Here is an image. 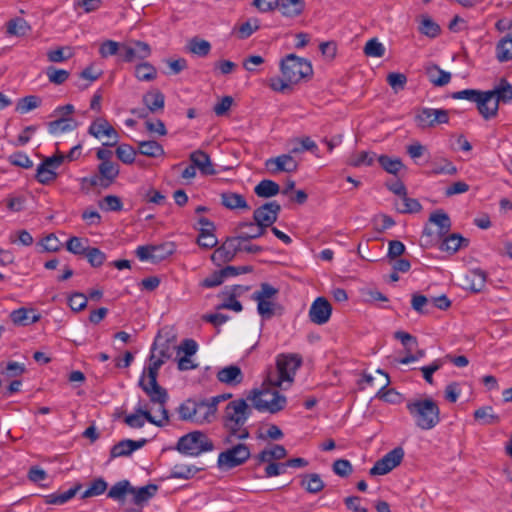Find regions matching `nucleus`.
<instances>
[{
  "label": "nucleus",
  "mask_w": 512,
  "mask_h": 512,
  "mask_svg": "<svg viewBox=\"0 0 512 512\" xmlns=\"http://www.w3.org/2000/svg\"><path fill=\"white\" fill-rule=\"evenodd\" d=\"M428 222L437 226V236L439 239L446 236L451 230V219L442 209L432 212L429 216Z\"/></svg>",
  "instance_id": "bb28decb"
},
{
  "label": "nucleus",
  "mask_w": 512,
  "mask_h": 512,
  "mask_svg": "<svg viewBox=\"0 0 512 512\" xmlns=\"http://www.w3.org/2000/svg\"><path fill=\"white\" fill-rule=\"evenodd\" d=\"M41 105V99L38 96L35 95H28L21 99H19L16 111L25 114L28 113L31 110H34L38 108Z\"/></svg>",
  "instance_id": "4d7b16f0"
},
{
  "label": "nucleus",
  "mask_w": 512,
  "mask_h": 512,
  "mask_svg": "<svg viewBox=\"0 0 512 512\" xmlns=\"http://www.w3.org/2000/svg\"><path fill=\"white\" fill-rule=\"evenodd\" d=\"M98 172L102 176L101 178L111 186L115 179L118 177L120 169L118 164L112 161L101 162L98 165Z\"/></svg>",
  "instance_id": "79ce46f5"
},
{
  "label": "nucleus",
  "mask_w": 512,
  "mask_h": 512,
  "mask_svg": "<svg viewBox=\"0 0 512 512\" xmlns=\"http://www.w3.org/2000/svg\"><path fill=\"white\" fill-rule=\"evenodd\" d=\"M236 230L239 232L237 236L239 240L248 241L257 239L266 234L267 229L256 221H243L238 223Z\"/></svg>",
  "instance_id": "412c9836"
},
{
  "label": "nucleus",
  "mask_w": 512,
  "mask_h": 512,
  "mask_svg": "<svg viewBox=\"0 0 512 512\" xmlns=\"http://www.w3.org/2000/svg\"><path fill=\"white\" fill-rule=\"evenodd\" d=\"M133 45L123 43L121 57L124 62L131 63L135 60H144L151 55V48L143 41H133Z\"/></svg>",
  "instance_id": "6ab92c4d"
},
{
  "label": "nucleus",
  "mask_w": 512,
  "mask_h": 512,
  "mask_svg": "<svg viewBox=\"0 0 512 512\" xmlns=\"http://www.w3.org/2000/svg\"><path fill=\"white\" fill-rule=\"evenodd\" d=\"M376 158V153L372 151H360L351 154L347 159V164L355 168L362 166H372Z\"/></svg>",
  "instance_id": "f704fd0d"
},
{
  "label": "nucleus",
  "mask_w": 512,
  "mask_h": 512,
  "mask_svg": "<svg viewBox=\"0 0 512 512\" xmlns=\"http://www.w3.org/2000/svg\"><path fill=\"white\" fill-rule=\"evenodd\" d=\"M287 456V450L283 445L275 444L271 448H266L256 455L258 464L272 462V460H281Z\"/></svg>",
  "instance_id": "7c9ffc66"
},
{
  "label": "nucleus",
  "mask_w": 512,
  "mask_h": 512,
  "mask_svg": "<svg viewBox=\"0 0 512 512\" xmlns=\"http://www.w3.org/2000/svg\"><path fill=\"white\" fill-rule=\"evenodd\" d=\"M82 488L80 483L74 485L64 492H54L44 496V502L50 505H63L75 497L77 492Z\"/></svg>",
  "instance_id": "c756f323"
},
{
  "label": "nucleus",
  "mask_w": 512,
  "mask_h": 512,
  "mask_svg": "<svg viewBox=\"0 0 512 512\" xmlns=\"http://www.w3.org/2000/svg\"><path fill=\"white\" fill-rule=\"evenodd\" d=\"M280 192V186L273 180L264 179L260 181L254 188V193L258 197L270 198Z\"/></svg>",
  "instance_id": "ea45409f"
},
{
  "label": "nucleus",
  "mask_w": 512,
  "mask_h": 512,
  "mask_svg": "<svg viewBox=\"0 0 512 512\" xmlns=\"http://www.w3.org/2000/svg\"><path fill=\"white\" fill-rule=\"evenodd\" d=\"M158 486L156 484H148L146 486L135 488L132 486L131 494L133 495V503L142 505L156 495Z\"/></svg>",
  "instance_id": "473e14b6"
},
{
  "label": "nucleus",
  "mask_w": 512,
  "mask_h": 512,
  "mask_svg": "<svg viewBox=\"0 0 512 512\" xmlns=\"http://www.w3.org/2000/svg\"><path fill=\"white\" fill-rule=\"evenodd\" d=\"M189 160L193 163L196 169L199 170L201 175L208 176L215 175L217 173L210 156L202 150H196L190 153Z\"/></svg>",
  "instance_id": "5701e85b"
},
{
  "label": "nucleus",
  "mask_w": 512,
  "mask_h": 512,
  "mask_svg": "<svg viewBox=\"0 0 512 512\" xmlns=\"http://www.w3.org/2000/svg\"><path fill=\"white\" fill-rule=\"evenodd\" d=\"M31 30L28 22L20 17L7 22V33L14 36H25Z\"/></svg>",
  "instance_id": "8fccbe9b"
},
{
  "label": "nucleus",
  "mask_w": 512,
  "mask_h": 512,
  "mask_svg": "<svg viewBox=\"0 0 512 512\" xmlns=\"http://www.w3.org/2000/svg\"><path fill=\"white\" fill-rule=\"evenodd\" d=\"M281 72L283 77L290 83H298L313 73L311 63L295 54L287 55L281 61Z\"/></svg>",
  "instance_id": "6e6552de"
},
{
  "label": "nucleus",
  "mask_w": 512,
  "mask_h": 512,
  "mask_svg": "<svg viewBox=\"0 0 512 512\" xmlns=\"http://www.w3.org/2000/svg\"><path fill=\"white\" fill-rule=\"evenodd\" d=\"M487 274L480 268L471 269L465 276L466 288L472 292H480L486 285Z\"/></svg>",
  "instance_id": "cd10ccee"
},
{
  "label": "nucleus",
  "mask_w": 512,
  "mask_h": 512,
  "mask_svg": "<svg viewBox=\"0 0 512 512\" xmlns=\"http://www.w3.org/2000/svg\"><path fill=\"white\" fill-rule=\"evenodd\" d=\"M257 302V312L264 319H271L275 314L276 304L271 300L254 299Z\"/></svg>",
  "instance_id": "338daca9"
},
{
  "label": "nucleus",
  "mask_w": 512,
  "mask_h": 512,
  "mask_svg": "<svg viewBox=\"0 0 512 512\" xmlns=\"http://www.w3.org/2000/svg\"><path fill=\"white\" fill-rule=\"evenodd\" d=\"M251 414L252 408L243 398L232 400L226 405L223 415V426L228 432L226 442H230V437L238 440H246L250 437L245 424Z\"/></svg>",
  "instance_id": "f03ea898"
},
{
  "label": "nucleus",
  "mask_w": 512,
  "mask_h": 512,
  "mask_svg": "<svg viewBox=\"0 0 512 512\" xmlns=\"http://www.w3.org/2000/svg\"><path fill=\"white\" fill-rule=\"evenodd\" d=\"M496 58L501 63L512 59V33L508 34L497 43Z\"/></svg>",
  "instance_id": "37998d69"
},
{
  "label": "nucleus",
  "mask_w": 512,
  "mask_h": 512,
  "mask_svg": "<svg viewBox=\"0 0 512 512\" xmlns=\"http://www.w3.org/2000/svg\"><path fill=\"white\" fill-rule=\"evenodd\" d=\"M474 418L476 420H482L483 424L486 425L500 422V416L493 413V408L491 406H484L475 410Z\"/></svg>",
  "instance_id": "13d9d810"
},
{
  "label": "nucleus",
  "mask_w": 512,
  "mask_h": 512,
  "mask_svg": "<svg viewBox=\"0 0 512 512\" xmlns=\"http://www.w3.org/2000/svg\"><path fill=\"white\" fill-rule=\"evenodd\" d=\"M427 75L430 82L438 87L447 85L451 80V74L442 70L439 66L433 65L427 68Z\"/></svg>",
  "instance_id": "a19ab883"
},
{
  "label": "nucleus",
  "mask_w": 512,
  "mask_h": 512,
  "mask_svg": "<svg viewBox=\"0 0 512 512\" xmlns=\"http://www.w3.org/2000/svg\"><path fill=\"white\" fill-rule=\"evenodd\" d=\"M457 173L456 166L449 160L443 159L439 163H434L429 175L435 176L440 174L455 175Z\"/></svg>",
  "instance_id": "680f3d73"
},
{
  "label": "nucleus",
  "mask_w": 512,
  "mask_h": 512,
  "mask_svg": "<svg viewBox=\"0 0 512 512\" xmlns=\"http://www.w3.org/2000/svg\"><path fill=\"white\" fill-rule=\"evenodd\" d=\"M99 206L101 209L105 211H114L118 212L123 209V203L120 197L116 195H107L102 201L99 202Z\"/></svg>",
  "instance_id": "69168bd1"
},
{
  "label": "nucleus",
  "mask_w": 512,
  "mask_h": 512,
  "mask_svg": "<svg viewBox=\"0 0 512 512\" xmlns=\"http://www.w3.org/2000/svg\"><path fill=\"white\" fill-rule=\"evenodd\" d=\"M11 321L15 325L27 326L38 322L41 318L40 314H36L33 309L19 308L10 313Z\"/></svg>",
  "instance_id": "c85d7f7f"
},
{
  "label": "nucleus",
  "mask_w": 512,
  "mask_h": 512,
  "mask_svg": "<svg viewBox=\"0 0 512 512\" xmlns=\"http://www.w3.org/2000/svg\"><path fill=\"white\" fill-rule=\"evenodd\" d=\"M138 152L151 158L162 157L165 154L163 146L155 140L140 141L138 143Z\"/></svg>",
  "instance_id": "e433bc0d"
},
{
  "label": "nucleus",
  "mask_w": 512,
  "mask_h": 512,
  "mask_svg": "<svg viewBox=\"0 0 512 512\" xmlns=\"http://www.w3.org/2000/svg\"><path fill=\"white\" fill-rule=\"evenodd\" d=\"M214 449L212 440L202 431H192L179 438L176 450L185 456L197 457Z\"/></svg>",
  "instance_id": "423d86ee"
},
{
  "label": "nucleus",
  "mask_w": 512,
  "mask_h": 512,
  "mask_svg": "<svg viewBox=\"0 0 512 512\" xmlns=\"http://www.w3.org/2000/svg\"><path fill=\"white\" fill-rule=\"evenodd\" d=\"M251 457L250 448L244 443H238L219 453L217 466L228 471L245 464Z\"/></svg>",
  "instance_id": "1a4fd4ad"
},
{
  "label": "nucleus",
  "mask_w": 512,
  "mask_h": 512,
  "mask_svg": "<svg viewBox=\"0 0 512 512\" xmlns=\"http://www.w3.org/2000/svg\"><path fill=\"white\" fill-rule=\"evenodd\" d=\"M265 168L273 175L280 172L294 173L299 168V162L291 154H281L268 158L265 161Z\"/></svg>",
  "instance_id": "2eb2a0df"
},
{
  "label": "nucleus",
  "mask_w": 512,
  "mask_h": 512,
  "mask_svg": "<svg viewBox=\"0 0 512 512\" xmlns=\"http://www.w3.org/2000/svg\"><path fill=\"white\" fill-rule=\"evenodd\" d=\"M403 457L404 450L401 447H396L377 460L369 474L371 476L385 475L397 467L402 462Z\"/></svg>",
  "instance_id": "ddd939ff"
},
{
  "label": "nucleus",
  "mask_w": 512,
  "mask_h": 512,
  "mask_svg": "<svg viewBox=\"0 0 512 512\" xmlns=\"http://www.w3.org/2000/svg\"><path fill=\"white\" fill-rule=\"evenodd\" d=\"M239 251H242L239 238L237 236L228 237L223 244L213 252L211 260L215 265L221 266L224 263L232 261Z\"/></svg>",
  "instance_id": "4468645a"
},
{
  "label": "nucleus",
  "mask_w": 512,
  "mask_h": 512,
  "mask_svg": "<svg viewBox=\"0 0 512 512\" xmlns=\"http://www.w3.org/2000/svg\"><path fill=\"white\" fill-rule=\"evenodd\" d=\"M187 48L192 54L199 57H206L211 51V44L207 40L193 37L189 40Z\"/></svg>",
  "instance_id": "09e8293b"
},
{
  "label": "nucleus",
  "mask_w": 512,
  "mask_h": 512,
  "mask_svg": "<svg viewBox=\"0 0 512 512\" xmlns=\"http://www.w3.org/2000/svg\"><path fill=\"white\" fill-rule=\"evenodd\" d=\"M280 211L281 205L277 201H270L254 210L253 220L267 229L277 221Z\"/></svg>",
  "instance_id": "dca6fc26"
},
{
  "label": "nucleus",
  "mask_w": 512,
  "mask_h": 512,
  "mask_svg": "<svg viewBox=\"0 0 512 512\" xmlns=\"http://www.w3.org/2000/svg\"><path fill=\"white\" fill-rule=\"evenodd\" d=\"M301 364L302 358L298 354H279L276 358L277 375L268 376L267 382L272 387H281L283 382L292 383Z\"/></svg>",
  "instance_id": "0eeeda50"
},
{
  "label": "nucleus",
  "mask_w": 512,
  "mask_h": 512,
  "mask_svg": "<svg viewBox=\"0 0 512 512\" xmlns=\"http://www.w3.org/2000/svg\"><path fill=\"white\" fill-rule=\"evenodd\" d=\"M364 53L369 57H383L385 54V47L377 38H372L367 41L364 46Z\"/></svg>",
  "instance_id": "0e129e2a"
},
{
  "label": "nucleus",
  "mask_w": 512,
  "mask_h": 512,
  "mask_svg": "<svg viewBox=\"0 0 512 512\" xmlns=\"http://www.w3.org/2000/svg\"><path fill=\"white\" fill-rule=\"evenodd\" d=\"M301 486L309 493L315 494L323 490L325 484L317 473L306 474L303 476Z\"/></svg>",
  "instance_id": "c03bdc74"
},
{
  "label": "nucleus",
  "mask_w": 512,
  "mask_h": 512,
  "mask_svg": "<svg viewBox=\"0 0 512 512\" xmlns=\"http://www.w3.org/2000/svg\"><path fill=\"white\" fill-rule=\"evenodd\" d=\"M395 207L398 212L403 214L418 213L422 209L420 202L415 198L408 197L407 193L395 202Z\"/></svg>",
  "instance_id": "58836bf2"
},
{
  "label": "nucleus",
  "mask_w": 512,
  "mask_h": 512,
  "mask_svg": "<svg viewBox=\"0 0 512 512\" xmlns=\"http://www.w3.org/2000/svg\"><path fill=\"white\" fill-rule=\"evenodd\" d=\"M48 132L52 135H58L65 132H70L78 127V122L69 117H61L47 124Z\"/></svg>",
  "instance_id": "2f4dec72"
},
{
  "label": "nucleus",
  "mask_w": 512,
  "mask_h": 512,
  "mask_svg": "<svg viewBox=\"0 0 512 512\" xmlns=\"http://www.w3.org/2000/svg\"><path fill=\"white\" fill-rule=\"evenodd\" d=\"M220 403V397H211L209 399L196 400V424L211 423Z\"/></svg>",
  "instance_id": "f3484780"
},
{
  "label": "nucleus",
  "mask_w": 512,
  "mask_h": 512,
  "mask_svg": "<svg viewBox=\"0 0 512 512\" xmlns=\"http://www.w3.org/2000/svg\"><path fill=\"white\" fill-rule=\"evenodd\" d=\"M200 471V468L195 465L188 464H176L171 469V477L176 479L188 480L192 478L196 473Z\"/></svg>",
  "instance_id": "603ef678"
},
{
  "label": "nucleus",
  "mask_w": 512,
  "mask_h": 512,
  "mask_svg": "<svg viewBox=\"0 0 512 512\" xmlns=\"http://www.w3.org/2000/svg\"><path fill=\"white\" fill-rule=\"evenodd\" d=\"M46 76L49 81L55 85H61L66 82L70 76L69 71L64 69H59L54 66H49L45 71Z\"/></svg>",
  "instance_id": "bf43d9fd"
},
{
  "label": "nucleus",
  "mask_w": 512,
  "mask_h": 512,
  "mask_svg": "<svg viewBox=\"0 0 512 512\" xmlns=\"http://www.w3.org/2000/svg\"><path fill=\"white\" fill-rule=\"evenodd\" d=\"M65 161L64 154L57 152L46 157L37 167L35 178L41 184H49L57 178L55 170Z\"/></svg>",
  "instance_id": "9b49d317"
},
{
  "label": "nucleus",
  "mask_w": 512,
  "mask_h": 512,
  "mask_svg": "<svg viewBox=\"0 0 512 512\" xmlns=\"http://www.w3.org/2000/svg\"><path fill=\"white\" fill-rule=\"evenodd\" d=\"M380 166L389 174L397 175L404 167L402 161L398 157H390L388 155H380L377 157Z\"/></svg>",
  "instance_id": "49530a36"
},
{
  "label": "nucleus",
  "mask_w": 512,
  "mask_h": 512,
  "mask_svg": "<svg viewBox=\"0 0 512 512\" xmlns=\"http://www.w3.org/2000/svg\"><path fill=\"white\" fill-rule=\"evenodd\" d=\"M221 203L230 210L249 209L248 203L244 196L233 192H225L221 195Z\"/></svg>",
  "instance_id": "c9c22d12"
},
{
  "label": "nucleus",
  "mask_w": 512,
  "mask_h": 512,
  "mask_svg": "<svg viewBox=\"0 0 512 512\" xmlns=\"http://www.w3.org/2000/svg\"><path fill=\"white\" fill-rule=\"evenodd\" d=\"M419 31L427 37L436 38L441 32V28L429 16H423L419 26Z\"/></svg>",
  "instance_id": "6e6d98bb"
},
{
  "label": "nucleus",
  "mask_w": 512,
  "mask_h": 512,
  "mask_svg": "<svg viewBox=\"0 0 512 512\" xmlns=\"http://www.w3.org/2000/svg\"><path fill=\"white\" fill-rule=\"evenodd\" d=\"M175 250L176 246L173 242H164L158 245L138 246L135 253L140 261L159 263L171 256Z\"/></svg>",
  "instance_id": "9d476101"
},
{
  "label": "nucleus",
  "mask_w": 512,
  "mask_h": 512,
  "mask_svg": "<svg viewBox=\"0 0 512 512\" xmlns=\"http://www.w3.org/2000/svg\"><path fill=\"white\" fill-rule=\"evenodd\" d=\"M88 239L72 236L66 242V249L75 255H85L88 251Z\"/></svg>",
  "instance_id": "5fc2aeb1"
},
{
  "label": "nucleus",
  "mask_w": 512,
  "mask_h": 512,
  "mask_svg": "<svg viewBox=\"0 0 512 512\" xmlns=\"http://www.w3.org/2000/svg\"><path fill=\"white\" fill-rule=\"evenodd\" d=\"M117 158L124 164H132L135 161L136 150L129 144L122 143L116 148Z\"/></svg>",
  "instance_id": "e2e57ef3"
},
{
  "label": "nucleus",
  "mask_w": 512,
  "mask_h": 512,
  "mask_svg": "<svg viewBox=\"0 0 512 512\" xmlns=\"http://www.w3.org/2000/svg\"><path fill=\"white\" fill-rule=\"evenodd\" d=\"M442 242L439 246L440 250L443 252H447L450 255L455 254L461 248L468 247L469 239L463 237L459 233H451L444 236Z\"/></svg>",
  "instance_id": "b1692460"
},
{
  "label": "nucleus",
  "mask_w": 512,
  "mask_h": 512,
  "mask_svg": "<svg viewBox=\"0 0 512 512\" xmlns=\"http://www.w3.org/2000/svg\"><path fill=\"white\" fill-rule=\"evenodd\" d=\"M177 413L180 420L195 423L196 400L187 399L182 402L177 408Z\"/></svg>",
  "instance_id": "de8ad7c7"
},
{
  "label": "nucleus",
  "mask_w": 512,
  "mask_h": 512,
  "mask_svg": "<svg viewBox=\"0 0 512 512\" xmlns=\"http://www.w3.org/2000/svg\"><path fill=\"white\" fill-rule=\"evenodd\" d=\"M332 306L324 297H317L310 306V321L317 325L327 323L331 317Z\"/></svg>",
  "instance_id": "a211bd4d"
},
{
  "label": "nucleus",
  "mask_w": 512,
  "mask_h": 512,
  "mask_svg": "<svg viewBox=\"0 0 512 512\" xmlns=\"http://www.w3.org/2000/svg\"><path fill=\"white\" fill-rule=\"evenodd\" d=\"M85 257L89 264L95 268L102 266L106 260L105 253L96 247H88Z\"/></svg>",
  "instance_id": "774afa93"
},
{
  "label": "nucleus",
  "mask_w": 512,
  "mask_h": 512,
  "mask_svg": "<svg viewBox=\"0 0 512 512\" xmlns=\"http://www.w3.org/2000/svg\"><path fill=\"white\" fill-rule=\"evenodd\" d=\"M476 105L479 113L486 120L494 118L498 113L499 104L490 90L481 92Z\"/></svg>",
  "instance_id": "aec40b11"
},
{
  "label": "nucleus",
  "mask_w": 512,
  "mask_h": 512,
  "mask_svg": "<svg viewBox=\"0 0 512 512\" xmlns=\"http://www.w3.org/2000/svg\"><path fill=\"white\" fill-rule=\"evenodd\" d=\"M131 484L128 480L115 483L108 491L107 496L116 501H123L126 494H131Z\"/></svg>",
  "instance_id": "3c124183"
},
{
  "label": "nucleus",
  "mask_w": 512,
  "mask_h": 512,
  "mask_svg": "<svg viewBox=\"0 0 512 512\" xmlns=\"http://www.w3.org/2000/svg\"><path fill=\"white\" fill-rule=\"evenodd\" d=\"M490 91L493 93L498 104H500V102L509 103L512 101V85L504 78L501 79L500 83Z\"/></svg>",
  "instance_id": "a18cd8bd"
},
{
  "label": "nucleus",
  "mask_w": 512,
  "mask_h": 512,
  "mask_svg": "<svg viewBox=\"0 0 512 512\" xmlns=\"http://www.w3.org/2000/svg\"><path fill=\"white\" fill-rule=\"evenodd\" d=\"M176 350L172 339H163L157 335L150 349L149 363L139 379V387L149 394L155 395L152 400L160 401L167 397V390L159 385L157 381L159 369L170 360Z\"/></svg>",
  "instance_id": "f257e3e1"
},
{
  "label": "nucleus",
  "mask_w": 512,
  "mask_h": 512,
  "mask_svg": "<svg viewBox=\"0 0 512 512\" xmlns=\"http://www.w3.org/2000/svg\"><path fill=\"white\" fill-rule=\"evenodd\" d=\"M146 443V439H140L136 441L131 439L121 440L112 446L110 450V458L114 459L118 457L129 456L134 451L142 448Z\"/></svg>",
  "instance_id": "4be33fe9"
},
{
  "label": "nucleus",
  "mask_w": 512,
  "mask_h": 512,
  "mask_svg": "<svg viewBox=\"0 0 512 512\" xmlns=\"http://www.w3.org/2000/svg\"><path fill=\"white\" fill-rule=\"evenodd\" d=\"M217 380L229 386H237L243 381V373L239 366L229 365L217 372Z\"/></svg>",
  "instance_id": "393cba45"
},
{
  "label": "nucleus",
  "mask_w": 512,
  "mask_h": 512,
  "mask_svg": "<svg viewBox=\"0 0 512 512\" xmlns=\"http://www.w3.org/2000/svg\"><path fill=\"white\" fill-rule=\"evenodd\" d=\"M157 69L149 62H142L135 66L134 76L138 81L152 82L157 78Z\"/></svg>",
  "instance_id": "4c0bfd02"
},
{
  "label": "nucleus",
  "mask_w": 512,
  "mask_h": 512,
  "mask_svg": "<svg viewBox=\"0 0 512 512\" xmlns=\"http://www.w3.org/2000/svg\"><path fill=\"white\" fill-rule=\"evenodd\" d=\"M272 388L253 389L247 400L252 401L253 407L260 412L277 413L285 408L287 399L276 390L277 387Z\"/></svg>",
  "instance_id": "39448f33"
},
{
  "label": "nucleus",
  "mask_w": 512,
  "mask_h": 512,
  "mask_svg": "<svg viewBox=\"0 0 512 512\" xmlns=\"http://www.w3.org/2000/svg\"><path fill=\"white\" fill-rule=\"evenodd\" d=\"M146 395L148 396L150 402L157 407L156 411L158 415H153L151 413V409L147 407V404H139L135 408V413L129 414L124 418L125 424L131 428H142L147 421L155 426L164 427L169 422V412L166 409V403L169 399V396L167 395L164 400L155 401L152 400V398L155 397L154 394L150 392V395Z\"/></svg>",
  "instance_id": "7ed1b4c3"
},
{
  "label": "nucleus",
  "mask_w": 512,
  "mask_h": 512,
  "mask_svg": "<svg viewBox=\"0 0 512 512\" xmlns=\"http://www.w3.org/2000/svg\"><path fill=\"white\" fill-rule=\"evenodd\" d=\"M276 9L285 18H296L303 14L306 4L304 0H278Z\"/></svg>",
  "instance_id": "a878e982"
},
{
  "label": "nucleus",
  "mask_w": 512,
  "mask_h": 512,
  "mask_svg": "<svg viewBox=\"0 0 512 512\" xmlns=\"http://www.w3.org/2000/svg\"><path fill=\"white\" fill-rule=\"evenodd\" d=\"M417 127L421 129L431 128L438 124H446L449 122V114L445 109H434L424 107L415 115Z\"/></svg>",
  "instance_id": "f8f14e48"
},
{
  "label": "nucleus",
  "mask_w": 512,
  "mask_h": 512,
  "mask_svg": "<svg viewBox=\"0 0 512 512\" xmlns=\"http://www.w3.org/2000/svg\"><path fill=\"white\" fill-rule=\"evenodd\" d=\"M123 43L114 40H105L99 47V54L102 58H108L118 53H122Z\"/></svg>",
  "instance_id": "052dcab7"
},
{
  "label": "nucleus",
  "mask_w": 512,
  "mask_h": 512,
  "mask_svg": "<svg viewBox=\"0 0 512 512\" xmlns=\"http://www.w3.org/2000/svg\"><path fill=\"white\" fill-rule=\"evenodd\" d=\"M143 103L150 112L154 113L163 110L165 96L159 90L150 91L143 96Z\"/></svg>",
  "instance_id": "72a5a7b5"
},
{
  "label": "nucleus",
  "mask_w": 512,
  "mask_h": 512,
  "mask_svg": "<svg viewBox=\"0 0 512 512\" xmlns=\"http://www.w3.org/2000/svg\"><path fill=\"white\" fill-rule=\"evenodd\" d=\"M406 408L422 430H431L440 422V409L432 398L410 400Z\"/></svg>",
  "instance_id": "20e7f679"
},
{
  "label": "nucleus",
  "mask_w": 512,
  "mask_h": 512,
  "mask_svg": "<svg viewBox=\"0 0 512 512\" xmlns=\"http://www.w3.org/2000/svg\"><path fill=\"white\" fill-rule=\"evenodd\" d=\"M107 487L108 484L103 478H96L92 480L89 487L82 493L81 498L86 499L102 495L107 490Z\"/></svg>",
  "instance_id": "864d4df0"
}]
</instances>
